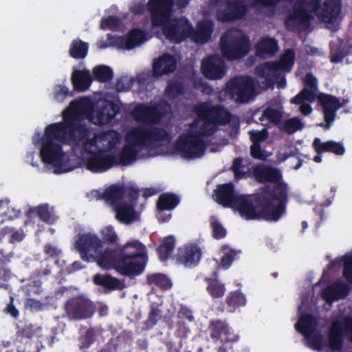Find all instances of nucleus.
Masks as SVG:
<instances>
[{
	"instance_id": "nucleus-24",
	"label": "nucleus",
	"mask_w": 352,
	"mask_h": 352,
	"mask_svg": "<svg viewBox=\"0 0 352 352\" xmlns=\"http://www.w3.org/2000/svg\"><path fill=\"white\" fill-rule=\"evenodd\" d=\"M177 256L179 263L186 267H193L201 259V250L197 244H188L179 249Z\"/></svg>"
},
{
	"instance_id": "nucleus-23",
	"label": "nucleus",
	"mask_w": 352,
	"mask_h": 352,
	"mask_svg": "<svg viewBox=\"0 0 352 352\" xmlns=\"http://www.w3.org/2000/svg\"><path fill=\"white\" fill-rule=\"evenodd\" d=\"M247 13L245 4L238 1H231L225 9L217 13V18L221 22L234 21L242 19Z\"/></svg>"
},
{
	"instance_id": "nucleus-48",
	"label": "nucleus",
	"mask_w": 352,
	"mask_h": 352,
	"mask_svg": "<svg viewBox=\"0 0 352 352\" xmlns=\"http://www.w3.org/2000/svg\"><path fill=\"white\" fill-rule=\"evenodd\" d=\"M221 251L223 255L221 258L219 265L224 270L228 269L237 255L241 253V250L232 249L228 245H222Z\"/></svg>"
},
{
	"instance_id": "nucleus-9",
	"label": "nucleus",
	"mask_w": 352,
	"mask_h": 352,
	"mask_svg": "<svg viewBox=\"0 0 352 352\" xmlns=\"http://www.w3.org/2000/svg\"><path fill=\"white\" fill-rule=\"evenodd\" d=\"M318 320L311 314L302 315L295 324V329L304 336L307 345L312 349L321 351L326 346L323 336L316 331Z\"/></svg>"
},
{
	"instance_id": "nucleus-36",
	"label": "nucleus",
	"mask_w": 352,
	"mask_h": 352,
	"mask_svg": "<svg viewBox=\"0 0 352 352\" xmlns=\"http://www.w3.org/2000/svg\"><path fill=\"white\" fill-rule=\"evenodd\" d=\"M204 281L208 284L206 290L212 298H220L225 294L226 286L218 280L217 271H214L210 277H205Z\"/></svg>"
},
{
	"instance_id": "nucleus-35",
	"label": "nucleus",
	"mask_w": 352,
	"mask_h": 352,
	"mask_svg": "<svg viewBox=\"0 0 352 352\" xmlns=\"http://www.w3.org/2000/svg\"><path fill=\"white\" fill-rule=\"evenodd\" d=\"M116 217L121 223L129 224L135 219V206L128 203H121L114 206Z\"/></svg>"
},
{
	"instance_id": "nucleus-1",
	"label": "nucleus",
	"mask_w": 352,
	"mask_h": 352,
	"mask_svg": "<svg viewBox=\"0 0 352 352\" xmlns=\"http://www.w3.org/2000/svg\"><path fill=\"white\" fill-rule=\"evenodd\" d=\"M214 195L218 204L236 210L246 220L272 222H277L286 213L288 201L287 190L280 184L265 185L252 195H239L233 184L226 183L217 186Z\"/></svg>"
},
{
	"instance_id": "nucleus-31",
	"label": "nucleus",
	"mask_w": 352,
	"mask_h": 352,
	"mask_svg": "<svg viewBox=\"0 0 352 352\" xmlns=\"http://www.w3.org/2000/svg\"><path fill=\"white\" fill-rule=\"evenodd\" d=\"M313 147L318 154L327 152L337 155H342L345 153V148L342 143L333 140L322 142L318 138L314 140Z\"/></svg>"
},
{
	"instance_id": "nucleus-55",
	"label": "nucleus",
	"mask_w": 352,
	"mask_h": 352,
	"mask_svg": "<svg viewBox=\"0 0 352 352\" xmlns=\"http://www.w3.org/2000/svg\"><path fill=\"white\" fill-rule=\"evenodd\" d=\"M147 282L149 284H155L162 288L170 287V280L162 274H148Z\"/></svg>"
},
{
	"instance_id": "nucleus-56",
	"label": "nucleus",
	"mask_w": 352,
	"mask_h": 352,
	"mask_svg": "<svg viewBox=\"0 0 352 352\" xmlns=\"http://www.w3.org/2000/svg\"><path fill=\"white\" fill-rule=\"evenodd\" d=\"M282 117L281 113L277 109L272 107H267L263 112L261 117L259 118L261 121L267 119L269 122L274 124H278Z\"/></svg>"
},
{
	"instance_id": "nucleus-21",
	"label": "nucleus",
	"mask_w": 352,
	"mask_h": 352,
	"mask_svg": "<svg viewBox=\"0 0 352 352\" xmlns=\"http://www.w3.org/2000/svg\"><path fill=\"white\" fill-rule=\"evenodd\" d=\"M209 329L210 338L214 341L221 340L227 343L236 342L239 340V336L234 333L232 328L224 320L211 321Z\"/></svg>"
},
{
	"instance_id": "nucleus-49",
	"label": "nucleus",
	"mask_w": 352,
	"mask_h": 352,
	"mask_svg": "<svg viewBox=\"0 0 352 352\" xmlns=\"http://www.w3.org/2000/svg\"><path fill=\"white\" fill-rule=\"evenodd\" d=\"M94 78L100 82H106L112 80L113 77V69L107 65H98L93 69Z\"/></svg>"
},
{
	"instance_id": "nucleus-27",
	"label": "nucleus",
	"mask_w": 352,
	"mask_h": 352,
	"mask_svg": "<svg viewBox=\"0 0 352 352\" xmlns=\"http://www.w3.org/2000/svg\"><path fill=\"white\" fill-rule=\"evenodd\" d=\"M176 66L177 61L175 57L170 54L165 53L154 60L153 75L155 77H161L169 74L175 70Z\"/></svg>"
},
{
	"instance_id": "nucleus-63",
	"label": "nucleus",
	"mask_w": 352,
	"mask_h": 352,
	"mask_svg": "<svg viewBox=\"0 0 352 352\" xmlns=\"http://www.w3.org/2000/svg\"><path fill=\"white\" fill-rule=\"evenodd\" d=\"M126 195L129 198V204H133L135 206L140 196V190L134 186H129L126 189Z\"/></svg>"
},
{
	"instance_id": "nucleus-41",
	"label": "nucleus",
	"mask_w": 352,
	"mask_h": 352,
	"mask_svg": "<svg viewBox=\"0 0 352 352\" xmlns=\"http://www.w3.org/2000/svg\"><path fill=\"white\" fill-rule=\"evenodd\" d=\"M256 54L259 56H274L278 50L277 41L274 38H262L256 45Z\"/></svg>"
},
{
	"instance_id": "nucleus-38",
	"label": "nucleus",
	"mask_w": 352,
	"mask_h": 352,
	"mask_svg": "<svg viewBox=\"0 0 352 352\" xmlns=\"http://www.w3.org/2000/svg\"><path fill=\"white\" fill-rule=\"evenodd\" d=\"M343 266L342 276L348 283L352 285V253L346 254L342 258L332 260L327 267L331 270L336 265Z\"/></svg>"
},
{
	"instance_id": "nucleus-47",
	"label": "nucleus",
	"mask_w": 352,
	"mask_h": 352,
	"mask_svg": "<svg viewBox=\"0 0 352 352\" xmlns=\"http://www.w3.org/2000/svg\"><path fill=\"white\" fill-rule=\"evenodd\" d=\"M244 160L242 157H236L232 162L230 169L234 173L235 179L246 178L250 175V168L248 163L244 164Z\"/></svg>"
},
{
	"instance_id": "nucleus-30",
	"label": "nucleus",
	"mask_w": 352,
	"mask_h": 352,
	"mask_svg": "<svg viewBox=\"0 0 352 352\" xmlns=\"http://www.w3.org/2000/svg\"><path fill=\"white\" fill-rule=\"evenodd\" d=\"M214 24L212 21H202L197 24V28H192L191 38L197 43H206L208 42L212 34Z\"/></svg>"
},
{
	"instance_id": "nucleus-12",
	"label": "nucleus",
	"mask_w": 352,
	"mask_h": 352,
	"mask_svg": "<svg viewBox=\"0 0 352 352\" xmlns=\"http://www.w3.org/2000/svg\"><path fill=\"white\" fill-rule=\"evenodd\" d=\"M344 337L352 342V318L347 317L344 322L336 320L332 322L329 333L328 344L333 351L342 349L344 344Z\"/></svg>"
},
{
	"instance_id": "nucleus-42",
	"label": "nucleus",
	"mask_w": 352,
	"mask_h": 352,
	"mask_svg": "<svg viewBox=\"0 0 352 352\" xmlns=\"http://www.w3.org/2000/svg\"><path fill=\"white\" fill-rule=\"evenodd\" d=\"M180 201L179 197L172 192L162 193L157 201V208L160 212L173 210Z\"/></svg>"
},
{
	"instance_id": "nucleus-29",
	"label": "nucleus",
	"mask_w": 352,
	"mask_h": 352,
	"mask_svg": "<svg viewBox=\"0 0 352 352\" xmlns=\"http://www.w3.org/2000/svg\"><path fill=\"white\" fill-rule=\"evenodd\" d=\"M253 175L260 183H276L282 179V174L278 168L271 166L258 165L253 169Z\"/></svg>"
},
{
	"instance_id": "nucleus-43",
	"label": "nucleus",
	"mask_w": 352,
	"mask_h": 352,
	"mask_svg": "<svg viewBox=\"0 0 352 352\" xmlns=\"http://www.w3.org/2000/svg\"><path fill=\"white\" fill-rule=\"evenodd\" d=\"M118 251L120 257L134 254H146V247L138 240H133L126 243L123 245H117Z\"/></svg>"
},
{
	"instance_id": "nucleus-5",
	"label": "nucleus",
	"mask_w": 352,
	"mask_h": 352,
	"mask_svg": "<svg viewBox=\"0 0 352 352\" xmlns=\"http://www.w3.org/2000/svg\"><path fill=\"white\" fill-rule=\"evenodd\" d=\"M194 112L201 120H203L197 131L200 137H209L213 135L217 131L218 125L226 124L231 120V113L225 107L219 104L212 105L208 102L196 105Z\"/></svg>"
},
{
	"instance_id": "nucleus-11",
	"label": "nucleus",
	"mask_w": 352,
	"mask_h": 352,
	"mask_svg": "<svg viewBox=\"0 0 352 352\" xmlns=\"http://www.w3.org/2000/svg\"><path fill=\"white\" fill-rule=\"evenodd\" d=\"M95 308L94 302L83 296L70 298L64 305L68 318L74 320L90 318L95 313Z\"/></svg>"
},
{
	"instance_id": "nucleus-17",
	"label": "nucleus",
	"mask_w": 352,
	"mask_h": 352,
	"mask_svg": "<svg viewBox=\"0 0 352 352\" xmlns=\"http://www.w3.org/2000/svg\"><path fill=\"white\" fill-rule=\"evenodd\" d=\"M19 344V352H39L43 347L39 337L35 333L32 327L25 326L16 333Z\"/></svg>"
},
{
	"instance_id": "nucleus-64",
	"label": "nucleus",
	"mask_w": 352,
	"mask_h": 352,
	"mask_svg": "<svg viewBox=\"0 0 352 352\" xmlns=\"http://www.w3.org/2000/svg\"><path fill=\"white\" fill-rule=\"evenodd\" d=\"M177 317L180 319H185L189 322L195 320L192 311L188 307L182 305L177 312Z\"/></svg>"
},
{
	"instance_id": "nucleus-52",
	"label": "nucleus",
	"mask_w": 352,
	"mask_h": 352,
	"mask_svg": "<svg viewBox=\"0 0 352 352\" xmlns=\"http://www.w3.org/2000/svg\"><path fill=\"white\" fill-rule=\"evenodd\" d=\"M102 243L108 245H116L118 241V236L112 226H108L101 230Z\"/></svg>"
},
{
	"instance_id": "nucleus-50",
	"label": "nucleus",
	"mask_w": 352,
	"mask_h": 352,
	"mask_svg": "<svg viewBox=\"0 0 352 352\" xmlns=\"http://www.w3.org/2000/svg\"><path fill=\"white\" fill-rule=\"evenodd\" d=\"M185 87L179 80L170 81L165 88V95L170 100H174L184 94Z\"/></svg>"
},
{
	"instance_id": "nucleus-7",
	"label": "nucleus",
	"mask_w": 352,
	"mask_h": 352,
	"mask_svg": "<svg viewBox=\"0 0 352 352\" xmlns=\"http://www.w3.org/2000/svg\"><path fill=\"white\" fill-rule=\"evenodd\" d=\"M226 93L236 102L245 104L256 96L254 82L251 76H236L226 84Z\"/></svg>"
},
{
	"instance_id": "nucleus-46",
	"label": "nucleus",
	"mask_w": 352,
	"mask_h": 352,
	"mask_svg": "<svg viewBox=\"0 0 352 352\" xmlns=\"http://www.w3.org/2000/svg\"><path fill=\"white\" fill-rule=\"evenodd\" d=\"M89 45L80 39L73 40L70 47L69 53L71 57L76 59L85 58L88 53Z\"/></svg>"
},
{
	"instance_id": "nucleus-8",
	"label": "nucleus",
	"mask_w": 352,
	"mask_h": 352,
	"mask_svg": "<svg viewBox=\"0 0 352 352\" xmlns=\"http://www.w3.org/2000/svg\"><path fill=\"white\" fill-rule=\"evenodd\" d=\"M174 147L183 157L191 160L202 157L206 146L197 131L189 130L179 136Z\"/></svg>"
},
{
	"instance_id": "nucleus-51",
	"label": "nucleus",
	"mask_w": 352,
	"mask_h": 352,
	"mask_svg": "<svg viewBox=\"0 0 352 352\" xmlns=\"http://www.w3.org/2000/svg\"><path fill=\"white\" fill-rule=\"evenodd\" d=\"M100 139L103 142H107L106 147L111 151L116 148L120 140V133L115 130H110L103 133Z\"/></svg>"
},
{
	"instance_id": "nucleus-34",
	"label": "nucleus",
	"mask_w": 352,
	"mask_h": 352,
	"mask_svg": "<svg viewBox=\"0 0 352 352\" xmlns=\"http://www.w3.org/2000/svg\"><path fill=\"white\" fill-rule=\"evenodd\" d=\"M71 80L74 89L78 91H86L92 82L90 72L87 69L74 71Z\"/></svg>"
},
{
	"instance_id": "nucleus-4",
	"label": "nucleus",
	"mask_w": 352,
	"mask_h": 352,
	"mask_svg": "<svg viewBox=\"0 0 352 352\" xmlns=\"http://www.w3.org/2000/svg\"><path fill=\"white\" fill-rule=\"evenodd\" d=\"M170 134L164 128L139 126L126 136V144L122 147L118 159V164L129 165L137 159L139 150L136 147L151 148L155 142L170 141Z\"/></svg>"
},
{
	"instance_id": "nucleus-62",
	"label": "nucleus",
	"mask_w": 352,
	"mask_h": 352,
	"mask_svg": "<svg viewBox=\"0 0 352 352\" xmlns=\"http://www.w3.org/2000/svg\"><path fill=\"white\" fill-rule=\"evenodd\" d=\"M25 307L31 311H38L43 309L44 304L38 300L27 298L25 300Z\"/></svg>"
},
{
	"instance_id": "nucleus-15",
	"label": "nucleus",
	"mask_w": 352,
	"mask_h": 352,
	"mask_svg": "<svg viewBox=\"0 0 352 352\" xmlns=\"http://www.w3.org/2000/svg\"><path fill=\"white\" fill-rule=\"evenodd\" d=\"M166 102H157L153 105L138 104L133 111V115L139 122L159 123L167 111Z\"/></svg>"
},
{
	"instance_id": "nucleus-22",
	"label": "nucleus",
	"mask_w": 352,
	"mask_h": 352,
	"mask_svg": "<svg viewBox=\"0 0 352 352\" xmlns=\"http://www.w3.org/2000/svg\"><path fill=\"white\" fill-rule=\"evenodd\" d=\"M120 111V107L118 104L111 100H104L97 105L94 113L98 124H106L109 123Z\"/></svg>"
},
{
	"instance_id": "nucleus-18",
	"label": "nucleus",
	"mask_w": 352,
	"mask_h": 352,
	"mask_svg": "<svg viewBox=\"0 0 352 352\" xmlns=\"http://www.w3.org/2000/svg\"><path fill=\"white\" fill-rule=\"evenodd\" d=\"M201 69L204 76L211 80L221 79L226 73L225 62L218 55L204 58L201 62Z\"/></svg>"
},
{
	"instance_id": "nucleus-19",
	"label": "nucleus",
	"mask_w": 352,
	"mask_h": 352,
	"mask_svg": "<svg viewBox=\"0 0 352 352\" xmlns=\"http://www.w3.org/2000/svg\"><path fill=\"white\" fill-rule=\"evenodd\" d=\"M317 100L322 108L325 129H329L336 120L337 111L339 109L338 98L331 94L320 93L317 96Z\"/></svg>"
},
{
	"instance_id": "nucleus-54",
	"label": "nucleus",
	"mask_w": 352,
	"mask_h": 352,
	"mask_svg": "<svg viewBox=\"0 0 352 352\" xmlns=\"http://www.w3.org/2000/svg\"><path fill=\"white\" fill-rule=\"evenodd\" d=\"M162 310L154 305H152L148 315V318L144 321V325L147 329L153 328L161 319Z\"/></svg>"
},
{
	"instance_id": "nucleus-39",
	"label": "nucleus",
	"mask_w": 352,
	"mask_h": 352,
	"mask_svg": "<svg viewBox=\"0 0 352 352\" xmlns=\"http://www.w3.org/2000/svg\"><path fill=\"white\" fill-rule=\"evenodd\" d=\"M126 193V188L122 185H111L107 188L102 197L105 199L107 202L110 203L111 205L116 206V204H121V200L124 197Z\"/></svg>"
},
{
	"instance_id": "nucleus-14",
	"label": "nucleus",
	"mask_w": 352,
	"mask_h": 352,
	"mask_svg": "<svg viewBox=\"0 0 352 352\" xmlns=\"http://www.w3.org/2000/svg\"><path fill=\"white\" fill-rule=\"evenodd\" d=\"M75 248L83 261L94 262L96 254L102 249V241L96 234H82L75 241Z\"/></svg>"
},
{
	"instance_id": "nucleus-53",
	"label": "nucleus",
	"mask_w": 352,
	"mask_h": 352,
	"mask_svg": "<svg viewBox=\"0 0 352 352\" xmlns=\"http://www.w3.org/2000/svg\"><path fill=\"white\" fill-rule=\"evenodd\" d=\"M304 128V124L298 117H294L285 120L283 126L284 131L288 134H293Z\"/></svg>"
},
{
	"instance_id": "nucleus-61",
	"label": "nucleus",
	"mask_w": 352,
	"mask_h": 352,
	"mask_svg": "<svg viewBox=\"0 0 352 352\" xmlns=\"http://www.w3.org/2000/svg\"><path fill=\"white\" fill-rule=\"evenodd\" d=\"M250 155L254 159L260 160H266L267 157L265 151L261 148V144H252Z\"/></svg>"
},
{
	"instance_id": "nucleus-37",
	"label": "nucleus",
	"mask_w": 352,
	"mask_h": 352,
	"mask_svg": "<svg viewBox=\"0 0 352 352\" xmlns=\"http://www.w3.org/2000/svg\"><path fill=\"white\" fill-rule=\"evenodd\" d=\"M270 66L274 69L289 72L295 62V54L292 49H287L278 61H269Z\"/></svg>"
},
{
	"instance_id": "nucleus-60",
	"label": "nucleus",
	"mask_w": 352,
	"mask_h": 352,
	"mask_svg": "<svg viewBox=\"0 0 352 352\" xmlns=\"http://www.w3.org/2000/svg\"><path fill=\"white\" fill-rule=\"evenodd\" d=\"M89 133L88 135L83 138L80 142H82V148L85 151V153L91 155V153H95L96 151H93L92 148L96 146L97 140L96 138H89Z\"/></svg>"
},
{
	"instance_id": "nucleus-32",
	"label": "nucleus",
	"mask_w": 352,
	"mask_h": 352,
	"mask_svg": "<svg viewBox=\"0 0 352 352\" xmlns=\"http://www.w3.org/2000/svg\"><path fill=\"white\" fill-rule=\"evenodd\" d=\"M270 63L266 62L256 67V74L259 78L265 79V85L272 87L280 78L281 73L278 69H274L270 66Z\"/></svg>"
},
{
	"instance_id": "nucleus-2",
	"label": "nucleus",
	"mask_w": 352,
	"mask_h": 352,
	"mask_svg": "<svg viewBox=\"0 0 352 352\" xmlns=\"http://www.w3.org/2000/svg\"><path fill=\"white\" fill-rule=\"evenodd\" d=\"M72 102L63 113V122L47 125L42 138L40 155L43 163L50 164L56 173L68 172L69 157L63 152L60 144L77 145L88 135L89 129L82 123V112Z\"/></svg>"
},
{
	"instance_id": "nucleus-40",
	"label": "nucleus",
	"mask_w": 352,
	"mask_h": 352,
	"mask_svg": "<svg viewBox=\"0 0 352 352\" xmlns=\"http://www.w3.org/2000/svg\"><path fill=\"white\" fill-rule=\"evenodd\" d=\"M31 212L35 213L42 221L48 224L54 223L57 219L54 207H50L48 204H42L30 209L28 213Z\"/></svg>"
},
{
	"instance_id": "nucleus-57",
	"label": "nucleus",
	"mask_w": 352,
	"mask_h": 352,
	"mask_svg": "<svg viewBox=\"0 0 352 352\" xmlns=\"http://www.w3.org/2000/svg\"><path fill=\"white\" fill-rule=\"evenodd\" d=\"M210 227L212 231V237L215 239H221L227 234L226 230L221 223L214 217L210 220Z\"/></svg>"
},
{
	"instance_id": "nucleus-10",
	"label": "nucleus",
	"mask_w": 352,
	"mask_h": 352,
	"mask_svg": "<svg viewBox=\"0 0 352 352\" xmlns=\"http://www.w3.org/2000/svg\"><path fill=\"white\" fill-rule=\"evenodd\" d=\"M296 3L310 14L321 10L322 19L328 23L335 22L341 12L340 0H300Z\"/></svg>"
},
{
	"instance_id": "nucleus-6",
	"label": "nucleus",
	"mask_w": 352,
	"mask_h": 352,
	"mask_svg": "<svg viewBox=\"0 0 352 352\" xmlns=\"http://www.w3.org/2000/svg\"><path fill=\"white\" fill-rule=\"evenodd\" d=\"M220 48L223 57L227 60H240L250 50V39L245 34L228 30L220 38Z\"/></svg>"
},
{
	"instance_id": "nucleus-33",
	"label": "nucleus",
	"mask_w": 352,
	"mask_h": 352,
	"mask_svg": "<svg viewBox=\"0 0 352 352\" xmlns=\"http://www.w3.org/2000/svg\"><path fill=\"white\" fill-rule=\"evenodd\" d=\"M94 285L102 287L105 293L123 289L121 281L109 274H96L93 277Z\"/></svg>"
},
{
	"instance_id": "nucleus-58",
	"label": "nucleus",
	"mask_w": 352,
	"mask_h": 352,
	"mask_svg": "<svg viewBox=\"0 0 352 352\" xmlns=\"http://www.w3.org/2000/svg\"><path fill=\"white\" fill-rule=\"evenodd\" d=\"M252 144H261L268 137L267 129L263 128L261 131L252 130L249 132Z\"/></svg>"
},
{
	"instance_id": "nucleus-25",
	"label": "nucleus",
	"mask_w": 352,
	"mask_h": 352,
	"mask_svg": "<svg viewBox=\"0 0 352 352\" xmlns=\"http://www.w3.org/2000/svg\"><path fill=\"white\" fill-rule=\"evenodd\" d=\"M146 41V32L139 28L131 30L126 36H119L116 43L118 47L130 50Z\"/></svg>"
},
{
	"instance_id": "nucleus-16",
	"label": "nucleus",
	"mask_w": 352,
	"mask_h": 352,
	"mask_svg": "<svg viewBox=\"0 0 352 352\" xmlns=\"http://www.w3.org/2000/svg\"><path fill=\"white\" fill-rule=\"evenodd\" d=\"M117 164L118 158L115 155H106L103 150H98L87 157L85 167L92 173H103Z\"/></svg>"
},
{
	"instance_id": "nucleus-26",
	"label": "nucleus",
	"mask_w": 352,
	"mask_h": 352,
	"mask_svg": "<svg viewBox=\"0 0 352 352\" xmlns=\"http://www.w3.org/2000/svg\"><path fill=\"white\" fill-rule=\"evenodd\" d=\"M350 286L342 281H336L322 292V298L328 302L345 298L350 293Z\"/></svg>"
},
{
	"instance_id": "nucleus-20",
	"label": "nucleus",
	"mask_w": 352,
	"mask_h": 352,
	"mask_svg": "<svg viewBox=\"0 0 352 352\" xmlns=\"http://www.w3.org/2000/svg\"><path fill=\"white\" fill-rule=\"evenodd\" d=\"M312 16L301 5L295 3L292 11L285 19L284 24L287 30L295 31L302 26H309Z\"/></svg>"
},
{
	"instance_id": "nucleus-44",
	"label": "nucleus",
	"mask_w": 352,
	"mask_h": 352,
	"mask_svg": "<svg viewBox=\"0 0 352 352\" xmlns=\"http://www.w3.org/2000/svg\"><path fill=\"white\" fill-rule=\"evenodd\" d=\"M175 247V239L173 236H168L164 238L157 249V252L161 261H166L172 254Z\"/></svg>"
},
{
	"instance_id": "nucleus-3",
	"label": "nucleus",
	"mask_w": 352,
	"mask_h": 352,
	"mask_svg": "<svg viewBox=\"0 0 352 352\" xmlns=\"http://www.w3.org/2000/svg\"><path fill=\"white\" fill-rule=\"evenodd\" d=\"M174 5V0H148L147 8L152 25L162 27L167 39L174 43H180L190 36L192 25L185 16L170 19Z\"/></svg>"
},
{
	"instance_id": "nucleus-59",
	"label": "nucleus",
	"mask_w": 352,
	"mask_h": 352,
	"mask_svg": "<svg viewBox=\"0 0 352 352\" xmlns=\"http://www.w3.org/2000/svg\"><path fill=\"white\" fill-rule=\"evenodd\" d=\"M120 25V19L116 16H108L107 17L102 18L100 21V28L102 30L113 29Z\"/></svg>"
},
{
	"instance_id": "nucleus-45",
	"label": "nucleus",
	"mask_w": 352,
	"mask_h": 352,
	"mask_svg": "<svg viewBox=\"0 0 352 352\" xmlns=\"http://www.w3.org/2000/svg\"><path fill=\"white\" fill-rule=\"evenodd\" d=\"M226 309L228 312L233 313L237 308L244 306L246 303L245 295L239 290L231 292L226 298Z\"/></svg>"
},
{
	"instance_id": "nucleus-13",
	"label": "nucleus",
	"mask_w": 352,
	"mask_h": 352,
	"mask_svg": "<svg viewBox=\"0 0 352 352\" xmlns=\"http://www.w3.org/2000/svg\"><path fill=\"white\" fill-rule=\"evenodd\" d=\"M146 254H134L120 257L117 272L124 276L133 278L143 273L147 262Z\"/></svg>"
},
{
	"instance_id": "nucleus-28",
	"label": "nucleus",
	"mask_w": 352,
	"mask_h": 352,
	"mask_svg": "<svg viewBox=\"0 0 352 352\" xmlns=\"http://www.w3.org/2000/svg\"><path fill=\"white\" fill-rule=\"evenodd\" d=\"M102 250L96 254L94 262H96L102 268H114L117 271L118 262L120 259L117 246L116 245L114 248H107L104 251Z\"/></svg>"
}]
</instances>
